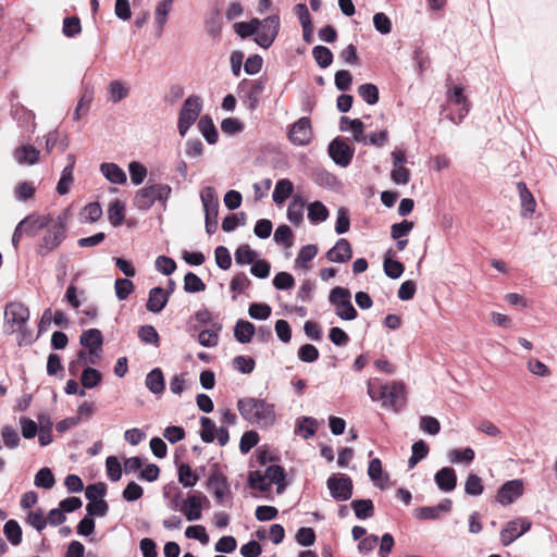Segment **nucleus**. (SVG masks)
<instances>
[{"mask_svg":"<svg viewBox=\"0 0 557 557\" xmlns=\"http://www.w3.org/2000/svg\"><path fill=\"white\" fill-rule=\"evenodd\" d=\"M237 408L244 420L251 424L270 426L275 422L274 405L258 398H243Z\"/></svg>","mask_w":557,"mask_h":557,"instance_id":"f257e3e1","label":"nucleus"},{"mask_svg":"<svg viewBox=\"0 0 557 557\" xmlns=\"http://www.w3.org/2000/svg\"><path fill=\"white\" fill-rule=\"evenodd\" d=\"M171 194L172 187L169 184H148L135 193L134 206L143 212L148 211L157 201L165 207Z\"/></svg>","mask_w":557,"mask_h":557,"instance_id":"f03ea898","label":"nucleus"},{"mask_svg":"<svg viewBox=\"0 0 557 557\" xmlns=\"http://www.w3.org/2000/svg\"><path fill=\"white\" fill-rule=\"evenodd\" d=\"M45 234L36 245V253L46 257L54 251L66 238V223L62 215L52 219L50 225L44 230Z\"/></svg>","mask_w":557,"mask_h":557,"instance_id":"7ed1b4c3","label":"nucleus"},{"mask_svg":"<svg viewBox=\"0 0 557 557\" xmlns=\"http://www.w3.org/2000/svg\"><path fill=\"white\" fill-rule=\"evenodd\" d=\"M329 301L334 307L335 314L344 321H352L358 312L351 302V294L348 288L336 286L329 295Z\"/></svg>","mask_w":557,"mask_h":557,"instance_id":"20e7f679","label":"nucleus"},{"mask_svg":"<svg viewBox=\"0 0 557 557\" xmlns=\"http://www.w3.org/2000/svg\"><path fill=\"white\" fill-rule=\"evenodd\" d=\"M368 395L372 400L380 399L382 401V406L385 408L397 409L399 405H401L405 397V386L403 383L393 382L391 384H385L380 387V393L376 395L371 385L368 387Z\"/></svg>","mask_w":557,"mask_h":557,"instance_id":"39448f33","label":"nucleus"},{"mask_svg":"<svg viewBox=\"0 0 557 557\" xmlns=\"http://www.w3.org/2000/svg\"><path fill=\"white\" fill-rule=\"evenodd\" d=\"M202 103L200 96L191 95L186 98L178 114L177 128L181 136H185L190 126L198 119L202 110Z\"/></svg>","mask_w":557,"mask_h":557,"instance_id":"423d86ee","label":"nucleus"},{"mask_svg":"<svg viewBox=\"0 0 557 557\" xmlns=\"http://www.w3.org/2000/svg\"><path fill=\"white\" fill-rule=\"evenodd\" d=\"M256 27L258 28V32L257 36L255 37V42L261 48L268 49L271 47L278 35L281 27L280 16L273 14L263 20L258 18V24Z\"/></svg>","mask_w":557,"mask_h":557,"instance_id":"0eeeda50","label":"nucleus"},{"mask_svg":"<svg viewBox=\"0 0 557 557\" xmlns=\"http://www.w3.org/2000/svg\"><path fill=\"white\" fill-rule=\"evenodd\" d=\"M203 502H208V498L201 493H190L186 499H181L180 494L173 498L175 507L182 511L188 521H197L201 518Z\"/></svg>","mask_w":557,"mask_h":557,"instance_id":"6e6552de","label":"nucleus"},{"mask_svg":"<svg viewBox=\"0 0 557 557\" xmlns=\"http://www.w3.org/2000/svg\"><path fill=\"white\" fill-rule=\"evenodd\" d=\"M29 309L22 302L12 301L5 306L4 310V327L7 333L16 332L17 327H22L29 320Z\"/></svg>","mask_w":557,"mask_h":557,"instance_id":"1a4fd4ad","label":"nucleus"},{"mask_svg":"<svg viewBox=\"0 0 557 557\" xmlns=\"http://www.w3.org/2000/svg\"><path fill=\"white\" fill-rule=\"evenodd\" d=\"M326 486L332 498L336 502H346L352 496V480L345 473L330 475L326 480Z\"/></svg>","mask_w":557,"mask_h":557,"instance_id":"9d476101","label":"nucleus"},{"mask_svg":"<svg viewBox=\"0 0 557 557\" xmlns=\"http://www.w3.org/2000/svg\"><path fill=\"white\" fill-rule=\"evenodd\" d=\"M200 438L205 443H212L216 438L220 446H225L230 441V434L225 426L216 429L215 423L208 417L200 418Z\"/></svg>","mask_w":557,"mask_h":557,"instance_id":"9b49d317","label":"nucleus"},{"mask_svg":"<svg viewBox=\"0 0 557 557\" xmlns=\"http://www.w3.org/2000/svg\"><path fill=\"white\" fill-rule=\"evenodd\" d=\"M329 154L336 165L346 168L350 164L355 149L341 137L334 138L327 148Z\"/></svg>","mask_w":557,"mask_h":557,"instance_id":"f8f14e48","label":"nucleus"},{"mask_svg":"<svg viewBox=\"0 0 557 557\" xmlns=\"http://www.w3.org/2000/svg\"><path fill=\"white\" fill-rule=\"evenodd\" d=\"M531 528V521L525 518H517L506 523L500 531V542L504 546L510 545Z\"/></svg>","mask_w":557,"mask_h":557,"instance_id":"ddd939ff","label":"nucleus"},{"mask_svg":"<svg viewBox=\"0 0 557 557\" xmlns=\"http://www.w3.org/2000/svg\"><path fill=\"white\" fill-rule=\"evenodd\" d=\"M311 123L309 117L302 116L297 120L288 131V139L295 146L308 145L311 140Z\"/></svg>","mask_w":557,"mask_h":557,"instance_id":"4468645a","label":"nucleus"},{"mask_svg":"<svg viewBox=\"0 0 557 557\" xmlns=\"http://www.w3.org/2000/svg\"><path fill=\"white\" fill-rule=\"evenodd\" d=\"M207 487L212 491V494L219 504H223L224 499L231 496L227 478L218 470L210 473L207 480Z\"/></svg>","mask_w":557,"mask_h":557,"instance_id":"2eb2a0df","label":"nucleus"},{"mask_svg":"<svg viewBox=\"0 0 557 557\" xmlns=\"http://www.w3.org/2000/svg\"><path fill=\"white\" fill-rule=\"evenodd\" d=\"M51 222L52 218L50 214H29L21 220L18 225L26 236L35 237L39 232L46 230Z\"/></svg>","mask_w":557,"mask_h":557,"instance_id":"dca6fc26","label":"nucleus"},{"mask_svg":"<svg viewBox=\"0 0 557 557\" xmlns=\"http://www.w3.org/2000/svg\"><path fill=\"white\" fill-rule=\"evenodd\" d=\"M523 494L522 480L515 479L505 482L497 492V500L502 505H509L517 500Z\"/></svg>","mask_w":557,"mask_h":557,"instance_id":"f3484780","label":"nucleus"},{"mask_svg":"<svg viewBox=\"0 0 557 557\" xmlns=\"http://www.w3.org/2000/svg\"><path fill=\"white\" fill-rule=\"evenodd\" d=\"M451 510V500L444 498L436 506H425L416 508L413 516L418 520H438L442 513H447Z\"/></svg>","mask_w":557,"mask_h":557,"instance_id":"a211bd4d","label":"nucleus"},{"mask_svg":"<svg viewBox=\"0 0 557 557\" xmlns=\"http://www.w3.org/2000/svg\"><path fill=\"white\" fill-rule=\"evenodd\" d=\"M200 199L205 212V218H218L219 198L213 187L207 186L200 191Z\"/></svg>","mask_w":557,"mask_h":557,"instance_id":"6ab92c4d","label":"nucleus"},{"mask_svg":"<svg viewBox=\"0 0 557 557\" xmlns=\"http://www.w3.org/2000/svg\"><path fill=\"white\" fill-rule=\"evenodd\" d=\"M352 250L349 242L339 238L336 244L326 252L325 257L330 262L344 263L351 259Z\"/></svg>","mask_w":557,"mask_h":557,"instance_id":"aec40b11","label":"nucleus"},{"mask_svg":"<svg viewBox=\"0 0 557 557\" xmlns=\"http://www.w3.org/2000/svg\"><path fill=\"white\" fill-rule=\"evenodd\" d=\"M434 481L441 491L445 493L454 491L457 485V475L455 469L450 467H444L440 469L434 475Z\"/></svg>","mask_w":557,"mask_h":557,"instance_id":"412c9836","label":"nucleus"},{"mask_svg":"<svg viewBox=\"0 0 557 557\" xmlns=\"http://www.w3.org/2000/svg\"><path fill=\"white\" fill-rule=\"evenodd\" d=\"M265 89V83L262 79L252 81L249 85V89L246 91L244 96V104L247 110L253 112L260 102V96Z\"/></svg>","mask_w":557,"mask_h":557,"instance_id":"4be33fe9","label":"nucleus"},{"mask_svg":"<svg viewBox=\"0 0 557 557\" xmlns=\"http://www.w3.org/2000/svg\"><path fill=\"white\" fill-rule=\"evenodd\" d=\"M168 301L169 293L162 287H153L149 290L146 308L152 313H159L165 308Z\"/></svg>","mask_w":557,"mask_h":557,"instance_id":"5701e85b","label":"nucleus"},{"mask_svg":"<svg viewBox=\"0 0 557 557\" xmlns=\"http://www.w3.org/2000/svg\"><path fill=\"white\" fill-rule=\"evenodd\" d=\"M100 172L110 183L113 184L122 185L127 181V176L124 170L113 162L101 163Z\"/></svg>","mask_w":557,"mask_h":557,"instance_id":"b1692460","label":"nucleus"},{"mask_svg":"<svg viewBox=\"0 0 557 557\" xmlns=\"http://www.w3.org/2000/svg\"><path fill=\"white\" fill-rule=\"evenodd\" d=\"M79 343L89 349V355H94L103 344L102 333L98 329L84 331L79 337Z\"/></svg>","mask_w":557,"mask_h":557,"instance_id":"393cba45","label":"nucleus"},{"mask_svg":"<svg viewBox=\"0 0 557 557\" xmlns=\"http://www.w3.org/2000/svg\"><path fill=\"white\" fill-rule=\"evenodd\" d=\"M395 256L396 252L393 249H388L384 255L383 261L384 273L393 280L399 278L405 271L404 264L394 259Z\"/></svg>","mask_w":557,"mask_h":557,"instance_id":"a878e982","label":"nucleus"},{"mask_svg":"<svg viewBox=\"0 0 557 557\" xmlns=\"http://www.w3.org/2000/svg\"><path fill=\"white\" fill-rule=\"evenodd\" d=\"M145 385L150 393L161 395L165 388L163 372L160 368H154L146 375Z\"/></svg>","mask_w":557,"mask_h":557,"instance_id":"bb28decb","label":"nucleus"},{"mask_svg":"<svg viewBox=\"0 0 557 557\" xmlns=\"http://www.w3.org/2000/svg\"><path fill=\"white\" fill-rule=\"evenodd\" d=\"M108 102L117 103L129 95V86L123 81H112L108 85Z\"/></svg>","mask_w":557,"mask_h":557,"instance_id":"cd10ccee","label":"nucleus"},{"mask_svg":"<svg viewBox=\"0 0 557 557\" xmlns=\"http://www.w3.org/2000/svg\"><path fill=\"white\" fill-rule=\"evenodd\" d=\"M198 129L209 145L216 144L219 134L210 115L206 114L200 117Z\"/></svg>","mask_w":557,"mask_h":557,"instance_id":"c85d7f7f","label":"nucleus"},{"mask_svg":"<svg viewBox=\"0 0 557 557\" xmlns=\"http://www.w3.org/2000/svg\"><path fill=\"white\" fill-rule=\"evenodd\" d=\"M339 129L342 132L351 131L354 139L358 143L363 140L364 124L359 119L351 120L348 116H341Z\"/></svg>","mask_w":557,"mask_h":557,"instance_id":"c756f323","label":"nucleus"},{"mask_svg":"<svg viewBox=\"0 0 557 557\" xmlns=\"http://www.w3.org/2000/svg\"><path fill=\"white\" fill-rule=\"evenodd\" d=\"M256 333V326L247 320H238L234 327V337L240 344L249 343Z\"/></svg>","mask_w":557,"mask_h":557,"instance_id":"7c9ffc66","label":"nucleus"},{"mask_svg":"<svg viewBox=\"0 0 557 557\" xmlns=\"http://www.w3.org/2000/svg\"><path fill=\"white\" fill-rule=\"evenodd\" d=\"M294 190L293 183L287 178L278 180L272 194L273 201L277 205L285 202Z\"/></svg>","mask_w":557,"mask_h":557,"instance_id":"2f4dec72","label":"nucleus"},{"mask_svg":"<svg viewBox=\"0 0 557 557\" xmlns=\"http://www.w3.org/2000/svg\"><path fill=\"white\" fill-rule=\"evenodd\" d=\"M517 189L520 196L523 214H532L535 211L536 207L533 195L531 194L525 183L523 182L517 183Z\"/></svg>","mask_w":557,"mask_h":557,"instance_id":"473e14b6","label":"nucleus"},{"mask_svg":"<svg viewBox=\"0 0 557 557\" xmlns=\"http://www.w3.org/2000/svg\"><path fill=\"white\" fill-rule=\"evenodd\" d=\"M177 479L184 487H194L199 481V475L188 463H181L177 467Z\"/></svg>","mask_w":557,"mask_h":557,"instance_id":"72a5a7b5","label":"nucleus"},{"mask_svg":"<svg viewBox=\"0 0 557 557\" xmlns=\"http://www.w3.org/2000/svg\"><path fill=\"white\" fill-rule=\"evenodd\" d=\"M350 506L359 520H366L374 515V505L371 499H355Z\"/></svg>","mask_w":557,"mask_h":557,"instance_id":"f704fd0d","label":"nucleus"},{"mask_svg":"<svg viewBox=\"0 0 557 557\" xmlns=\"http://www.w3.org/2000/svg\"><path fill=\"white\" fill-rule=\"evenodd\" d=\"M305 201L301 197H294L287 208V219L295 225H299L304 220Z\"/></svg>","mask_w":557,"mask_h":557,"instance_id":"c9c22d12","label":"nucleus"},{"mask_svg":"<svg viewBox=\"0 0 557 557\" xmlns=\"http://www.w3.org/2000/svg\"><path fill=\"white\" fill-rule=\"evenodd\" d=\"M14 158L20 164H35L39 158V151L33 146H22L14 151Z\"/></svg>","mask_w":557,"mask_h":557,"instance_id":"e433bc0d","label":"nucleus"},{"mask_svg":"<svg viewBox=\"0 0 557 557\" xmlns=\"http://www.w3.org/2000/svg\"><path fill=\"white\" fill-rule=\"evenodd\" d=\"M270 484L277 485V493H282L285 490V471L284 468L278 465L269 466L264 472Z\"/></svg>","mask_w":557,"mask_h":557,"instance_id":"4c0bfd02","label":"nucleus"},{"mask_svg":"<svg viewBox=\"0 0 557 557\" xmlns=\"http://www.w3.org/2000/svg\"><path fill=\"white\" fill-rule=\"evenodd\" d=\"M329 218L327 208L319 200L311 202L308 206V219L312 224H319Z\"/></svg>","mask_w":557,"mask_h":557,"instance_id":"58836bf2","label":"nucleus"},{"mask_svg":"<svg viewBox=\"0 0 557 557\" xmlns=\"http://www.w3.org/2000/svg\"><path fill=\"white\" fill-rule=\"evenodd\" d=\"M172 9V5L163 1H159L154 11V25L158 35H161L163 28L168 22V15Z\"/></svg>","mask_w":557,"mask_h":557,"instance_id":"ea45409f","label":"nucleus"},{"mask_svg":"<svg viewBox=\"0 0 557 557\" xmlns=\"http://www.w3.org/2000/svg\"><path fill=\"white\" fill-rule=\"evenodd\" d=\"M206 29L213 37L220 36L223 27L221 14L218 9L212 10L206 17Z\"/></svg>","mask_w":557,"mask_h":557,"instance_id":"a19ab883","label":"nucleus"},{"mask_svg":"<svg viewBox=\"0 0 557 557\" xmlns=\"http://www.w3.org/2000/svg\"><path fill=\"white\" fill-rule=\"evenodd\" d=\"M102 381V374L99 370L86 367L81 375V383L84 388H94L98 386Z\"/></svg>","mask_w":557,"mask_h":557,"instance_id":"79ce46f5","label":"nucleus"},{"mask_svg":"<svg viewBox=\"0 0 557 557\" xmlns=\"http://www.w3.org/2000/svg\"><path fill=\"white\" fill-rule=\"evenodd\" d=\"M125 219V207L120 200H114L108 209V220L113 226H120Z\"/></svg>","mask_w":557,"mask_h":557,"instance_id":"37998d69","label":"nucleus"},{"mask_svg":"<svg viewBox=\"0 0 557 557\" xmlns=\"http://www.w3.org/2000/svg\"><path fill=\"white\" fill-rule=\"evenodd\" d=\"M3 533L12 545L16 546L21 544L22 529L16 520L11 519L7 521L3 527Z\"/></svg>","mask_w":557,"mask_h":557,"instance_id":"c03bdc74","label":"nucleus"},{"mask_svg":"<svg viewBox=\"0 0 557 557\" xmlns=\"http://www.w3.org/2000/svg\"><path fill=\"white\" fill-rule=\"evenodd\" d=\"M258 253L249 245H240L235 251V262L239 265L252 264Z\"/></svg>","mask_w":557,"mask_h":557,"instance_id":"a18cd8bd","label":"nucleus"},{"mask_svg":"<svg viewBox=\"0 0 557 557\" xmlns=\"http://www.w3.org/2000/svg\"><path fill=\"white\" fill-rule=\"evenodd\" d=\"M248 485L251 488L259 490L262 493H265L271 488V484L269 483L265 474L258 470L249 472Z\"/></svg>","mask_w":557,"mask_h":557,"instance_id":"49530a36","label":"nucleus"},{"mask_svg":"<svg viewBox=\"0 0 557 557\" xmlns=\"http://www.w3.org/2000/svg\"><path fill=\"white\" fill-rule=\"evenodd\" d=\"M312 57L318 63V65L322 69H326L333 62V53L325 46H315L312 49Z\"/></svg>","mask_w":557,"mask_h":557,"instance_id":"de8ad7c7","label":"nucleus"},{"mask_svg":"<svg viewBox=\"0 0 557 557\" xmlns=\"http://www.w3.org/2000/svg\"><path fill=\"white\" fill-rule=\"evenodd\" d=\"M358 95L370 106H373L379 101V89L371 83L360 85L358 87Z\"/></svg>","mask_w":557,"mask_h":557,"instance_id":"09e8293b","label":"nucleus"},{"mask_svg":"<svg viewBox=\"0 0 557 557\" xmlns=\"http://www.w3.org/2000/svg\"><path fill=\"white\" fill-rule=\"evenodd\" d=\"M474 456H475L474 450L470 447L462 448V449L455 448L448 453V459L453 463H461V462L470 463L473 461Z\"/></svg>","mask_w":557,"mask_h":557,"instance_id":"8fccbe9b","label":"nucleus"},{"mask_svg":"<svg viewBox=\"0 0 557 557\" xmlns=\"http://www.w3.org/2000/svg\"><path fill=\"white\" fill-rule=\"evenodd\" d=\"M34 483L37 487L50 490L55 483L54 475L49 468H41L35 475Z\"/></svg>","mask_w":557,"mask_h":557,"instance_id":"3c124183","label":"nucleus"},{"mask_svg":"<svg viewBox=\"0 0 557 557\" xmlns=\"http://www.w3.org/2000/svg\"><path fill=\"white\" fill-rule=\"evenodd\" d=\"M318 253V247L313 244L302 246L296 258V264L302 269H308L310 262Z\"/></svg>","mask_w":557,"mask_h":557,"instance_id":"603ef678","label":"nucleus"},{"mask_svg":"<svg viewBox=\"0 0 557 557\" xmlns=\"http://www.w3.org/2000/svg\"><path fill=\"white\" fill-rule=\"evenodd\" d=\"M101 215L102 209L99 202H90L86 205L81 212L82 221L89 223L97 222Z\"/></svg>","mask_w":557,"mask_h":557,"instance_id":"864d4df0","label":"nucleus"},{"mask_svg":"<svg viewBox=\"0 0 557 557\" xmlns=\"http://www.w3.org/2000/svg\"><path fill=\"white\" fill-rule=\"evenodd\" d=\"M81 20L76 15L64 17L62 33L65 37L73 38L81 34Z\"/></svg>","mask_w":557,"mask_h":557,"instance_id":"5fc2aeb1","label":"nucleus"},{"mask_svg":"<svg viewBox=\"0 0 557 557\" xmlns=\"http://www.w3.org/2000/svg\"><path fill=\"white\" fill-rule=\"evenodd\" d=\"M206 289L202 280L195 273L188 272L184 277V290L186 293H199Z\"/></svg>","mask_w":557,"mask_h":557,"instance_id":"6e6d98bb","label":"nucleus"},{"mask_svg":"<svg viewBox=\"0 0 557 557\" xmlns=\"http://www.w3.org/2000/svg\"><path fill=\"white\" fill-rule=\"evenodd\" d=\"M484 487L482 483V479L474 474L470 473L465 483V492L470 496H479L483 493Z\"/></svg>","mask_w":557,"mask_h":557,"instance_id":"4d7b16f0","label":"nucleus"},{"mask_svg":"<svg viewBox=\"0 0 557 557\" xmlns=\"http://www.w3.org/2000/svg\"><path fill=\"white\" fill-rule=\"evenodd\" d=\"M128 172L131 182L136 186L140 185L145 181L148 173L147 168L137 161H132L128 164Z\"/></svg>","mask_w":557,"mask_h":557,"instance_id":"13d9d810","label":"nucleus"},{"mask_svg":"<svg viewBox=\"0 0 557 557\" xmlns=\"http://www.w3.org/2000/svg\"><path fill=\"white\" fill-rule=\"evenodd\" d=\"M73 171H74L73 164H69L62 170L61 177L57 185V191L60 195H65L69 193L70 185L73 182Z\"/></svg>","mask_w":557,"mask_h":557,"instance_id":"bf43d9fd","label":"nucleus"},{"mask_svg":"<svg viewBox=\"0 0 557 557\" xmlns=\"http://www.w3.org/2000/svg\"><path fill=\"white\" fill-rule=\"evenodd\" d=\"M1 436L5 447H8L9 449H14L20 445V435L12 425L3 426L1 430Z\"/></svg>","mask_w":557,"mask_h":557,"instance_id":"052dcab7","label":"nucleus"},{"mask_svg":"<svg viewBox=\"0 0 557 557\" xmlns=\"http://www.w3.org/2000/svg\"><path fill=\"white\" fill-rule=\"evenodd\" d=\"M274 242L276 244L285 246L286 248L292 247V245H293L292 228L286 224L280 225L274 232Z\"/></svg>","mask_w":557,"mask_h":557,"instance_id":"680f3d73","label":"nucleus"},{"mask_svg":"<svg viewBox=\"0 0 557 557\" xmlns=\"http://www.w3.org/2000/svg\"><path fill=\"white\" fill-rule=\"evenodd\" d=\"M318 428V422L314 418L302 417L297 420V429L302 431L301 434L305 440L310 438L314 435Z\"/></svg>","mask_w":557,"mask_h":557,"instance_id":"e2e57ef3","label":"nucleus"},{"mask_svg":"<svg viewBox=\"0 0 557 557\" xmlns=\"http://www.w3.org/2000/svg\"><path fill=\"white\" fill-rule=\"evenodd\" d=\"M271 312L272 309L267 304L252 302L248 308V314L253 320H267Z\"/></svg>","mask_w":557,"mask_h":557,"instance_id":"0e129e2a","label":"nucleus"},{"mask_svg":"<svg viewBox=\"0 0 557 557\" xmlns=\"http://www.w3.org/2000/svg\"><path fill=\"white\" fill-rule=\"evenodd\" d=\"M258 24V18H252L249 22H238L234 25L235 33L240 38H248L252 35L257 36L258 28L256 25Z\"/></svg>","mask_w":557,"mask_h":557,"instance_id":"69168bd1","label":"nucleus"},{"mask_svg":"<svg viewBox=\"0 0 557 557\" xmlns=\"http://www.w3.org/2000/svg\"><path fill=\"white\" fill-rule=\"evenodd\" d=\"M115 296L119 300H125L134 290V284L128 278H116L114 283Z\"/></svg>","mask_w":557,"mask_h":557,"instance_id":"338daca9","label":"nucleus"},{"mask_svg":"<svg viewBox=\"0 0 557 557\" xmlns=\"http://www.w3.org/2000/svg\"><path fill=\"white\" fill-rule=\"evenodd\" d=\"M420 430L429 435H437L441 431L440 421L431 416H422L420 418Z\"/></svg>","mask_w":557,"mask_h":557,"instance_id":"774afa93","label":"nucleus"}]
</instances>
